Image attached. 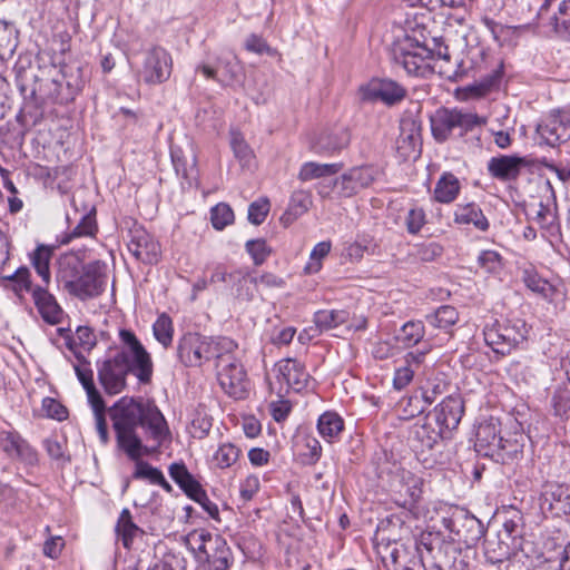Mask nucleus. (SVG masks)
Masks as SVG:
<instances>
[{
  "mask_svg": "<svg viewBox=\"0 0 570 570\" xmlns=\"http://www.w3.org/2000/svg\"><path fill=\"white\" fill-rule=\"evenodd\" d=\"M117 446L136 461L134 479L153 484L163 481V472L140 458L156 451L169 432L161 412L148 402L122 397L110 413Z\"/></svg>",
  "mask_w": 570,
  "mask_h": 570,
  "instance_id": "nucleus-1",
  "label": "nucleus"
},
{
  "mask_svg": "<svg viewBox=\"0 0 570 570\" xmlns=\"http://www.w3.org/2000/svg\"><path fill=\"white\" fill-rule=\"evenodd\" d=\"M122 348L112 357L97 361L98 380L105 392L116 395L126 387V380L132 373L140 383L151 381L154 364L150 354L134 332L122 328L119 331Z\"/></svg>",
  "mask_w": 570,
  "mask_h": 570,
  "instance_id": "nucleus-2",
  "label": "nucleus"
},
{
  "mask_svg": "<svg viewBox=\"0 0 570 570\" xmlns=\"http://www.w3.org/2000/svg\"><path fill=\"white\" fill-rule=\"evenodd\" d=\"M57 279L69 294L81 301L99 296L107 285V276L99 262L82 265L76 259L62 261Z\"/></svg>",
  "mask_w": 570,
  "mask_h": 570,
  "instance_id": "nucleus-3",
  "label": "nucleus"
},
{
  "mask_svg": "<svg viewBox=\"0 0 570 570\" xmlns=\"http://www.w3.org/2000/svg\"><path fill=\"white\" fill-rule=\"evenodd\" d=\"M391 58L410 76L425 77L432 71L433 50L426 43H421L410 36L393 43Z\"/></svg>",
  "mask_w": 570,
  "mask_h": 570,
  "instance_id": "nucleus-4",
  "label": "nucleus"
},
{
  "mask_svg": "<svg viewBox=\"0 0 570 570\" xmlns=\"http://www.w3.org/2000/svg\"><path fill=\"white\" fill-rule=\"evenodd\" d=\"M483 122L476 114L458 108L442 107L430 117L431 131L438 142L446 141L455 130L463 137Z\"/></svg>",
  "mask_w": 570,
  "mask_h": 570,
  "instance_id": "nucleus-5",
  "label": "nucleus"
},
{
  "mask_svg": "<svg viewBox=\"0 0 570 570\" xmlns=\"http://www.w3.org/2000/svg\"><path fill=\"white\" fill-rule=\"evenodd\" d=\"M527 334L528 330L522 320H505L485 327L484 341L494 353L504 356L522 343L527 338Z\"/></svg>",
  "mask_w": 570,
  "mask_h": 570,
  "instance_id": "nucleus-6",
  "label": "nucleus"
},
{
  "mask_svg": "<svg viewBox=\"0 0 570 570\" xmlns=\"http://www.w3.org/2000/svg\"><path fill=\"white\" fill-rule=\"evenodd\" d=\"M171 70V55L160 46H151L142 52L136 76L146 85L156 86L166 82L170 78Z\"/></svg>",
  "mask_w": 570,
  "mask_h": 570,
  "instance_id": "nucleus-7",
  "label": "nucleus"
},
{
  "mask_svg": "<svg viewBox=\"0 0 570 570\" xmlns=\"http://www.w3.org/2000/svg\"><path fill=\"white\" fill-rule=\"evenodd\" d=\"M442 523L453 534L452 539L463 542L466 548L475 547L485 534L483 523L464 510L454 512L450 518H443Z\"/></svg>",
  "mask_w": 570,
  "mask_h": 570,
  "instance_id": "nucleus-8",
  "label": "nucleus"
},
{
  "mask_svg": "<svg viewBox=\"0 0 570 570\" xmlns=\"http://www.w3.org/2000/svg\"><path fill=\"white\" fill-rule=\"evenodd\" d=\"M127 247L130 254L145 264H156L160 258L159 243L137 222L128 228Z\"/></svg>",
  "mask_w": 570,
  "mask_h": 570,
  "instance_id": "nucleus-9",
  "label": "nucleus"
},
{
  "mask_svg": "<svg viewBox=\"0 0 570 570\" xmlns=\"http://www.w3.org/2000/svg\"><path fill=\"white\" fill-rule=\"evenodd\" d=\"M535 131L541 144L557 147L570 139V114L553 110L546 115L537 125Z\"/></svg>",
  "mask_w": 570,
  "mask_h": 570,
  "instance_id": "nucleus-10",
  "label": "nucleus"
},
{
  "mask_svg": "<svg viewBox=\"0 0 570 570\" xmlns=\"http://www.w3.org/2000/svg\"><path fill=\"white\" fill-rule=\"evenodd\" d=\"M216 370L219 386L228 396L235 400L247 396L249 382L243 364L237 358L223 363Z\"/></svg>",
  "mask_w": 570,
  "mask_h": 570,
  "instance_id": "nucleus-11",
  "label": "nucleus"
},
{
  "mask_svg": "<svg viewBox=\"0 0 570 570\" xmlns=\"http://www.w3.org/2000/svg\"><path fill=\"white\" fill-rule=\"evenodd\" d=\"M432 351V345L425 341L422 348L411 351L403 357V364L395 368L393 386L395 390L405 389L415 376L424 374L426 356Z\"/></svg>",
  "mask_w": 570,
  "mask_h": 570,
  "instance_id": "nucleus-12",
  "label": "nucleus"
},
{
  "mask_svg": "<svg viewBox=\"0 0 570 570\" xmlns=\"http://www.w3.org/2000/svg\"><path fill=\"white\" fill-rule=\"evenodd\" d=\"M179 361L189 367L200 366L210 361L209 337L198 333L184 334L177 345Z\"/></svg>",
  "mask_w": 570,
  "mask_h": 570,
  "instance_id": "nucleus-13",
  "label": "nucleus"
},
{
  "mask_svg": "<svg viewBox=\"0 0 570 570\" xmlns=\"http://www.w3.org/2000/svg\"><path fill=\"white\" fill-rule=\"evenodd\" d=\"M360 96L364 101H382L393 106L406 96V89L391 79L373 78L360 87Z\"/></svg>",
  "mask_w": 570,
  "mask_h": 570,
  "instance_id": "nucleus-14",
  "label": "nucleus"
},
{
  "mask_svg": "<svg viewBox=\"0 0 570 570\" xmlns=\"http://www.w3.org/2000/svg\"><path fill=\"white\" fill-rule=\"evenodd\" d=\"M542 513L561 517L570 513V485L558 482H546L539 498Z\"/></svg>",
  "mask_w": 570,
  "mask_h": 570,
  "instance_id": "nucleus-15",
  "label": "nucleus"
},
{
  "mask_svg": "<svg viewBox=\"0 0 570 570\" xmlns=\"http://www.w3.org/2000/svg\"><path fill=\"white\" fill-rule=\"evenodd\" d=\"M0 450L10 460H17L26 465L38 463L37 451L14 430L0 431Z\"/></svg>",
  "mask_w": 570,
  "mask_h": 570,
  "instance_id": "nucleus-16",
  "label": "nucleus"
},
{
  "mask_svg": "<svg viewBox=\"0 0 570 570\" xmlns=\"http://www.w3.org/2000/svg\"><path fill=\"white\" fill-rule=\"evenodd\" d=\"M379 171L373 166L353 167L335 179V186L344 197H352L360 190L370 187Z\"/></svg>",
  "mask_w": 570,
  "mask_h": 570,
  "instance_id": "nucleus-17",
  "label": "nucleus"
},
{
  "mask_svg": "<svg viewBox=\"0 0 570 570\" xmlns=\"http://www.w3.org/2000/svg\"><path fill=\"white\" fill-rule=\"evenodd\" d=\"M464 413V402L460 395H450L439 403L432 412L431 420L448 433L458 428Z\"/></svg>",
  "mask_w": 570,
  "mask_h": 570,
  "instance_id": "nucleus-18",
  "label": "nucleus"
},
{
  "mask_svg": "<svg viewBox=\"0 0 570 570\" xmlns=\"http://www.w3.org/2000/svg\"><path fill=\"white\" fill-rule=\"evenodd\" d=\"M234 554L227 541L222 535H214L209 541L208 549L203 556L207 570H229L234 564Z\"/></svg>",
  "mask_w": 570,
  "mask_h": 570,
  "instance_id": "nucleus-19",
  "label": "nucleus"
},
{
  "mask_svg": "<svg viewBox=\"0 0 570 570\" xmlns=\"http://www.w3.org/2000/svg\"><path fill=\"white\" fill-rule=\"evenodd\" d=\"M449 434L442 426H436L434 420H431V415L428 414L423 424L414 426L411 441L416 451L424 452L425 450H432L435 444L442 439L448 438Z\"/></svg>",
  "mask_w": 570,
  "mask_h": 570,
  "instance_id": "nucleus-20",
  "label": "nucleus"
},
{
  "mask_svg": "<svg viewBox=\"0 0 570 570\" xmlns=\"http://www.w3.org/2000/svg\"><path fill=\"white\" fill-rule=\"evenodd\" d=\"M415 547L421 560L425 558V551L426 554L434 560L433 563L443 564L446 561L448 551L452 548V544L445 541L440 532L423 531Z\"/></svg>",
  "mask_w": 570,
  "mask_h": 570,
  "instance_id": "nucleus-21",
  "label": "nucleus"
},
{
  "mask_svg": "<svg viewBox=\"0 0 570 570\" xmlns=\"http://www.w3.org/2000/svg\"><path fill=\"white\" fill-rule=\"evenodd\" d=\"M33 303L42 317L50 325H58L65 318V312L58 304L56 297L43 286L32 288Z\"/></svg>",
  "mask_w": 570,
  "mask_h": 570,
  "instance_id": "nucleus-22",
  "label": "nucleus"
},
{
  "mask_svg": "<svg viewBox=\"0 0 570 570\" xmlns=\"http://www.w3.org/2000/svg\"><path fill=\"white\" fill-rule=\"evenodd\" d=\"M527 158L515 156L493 157L488 164V170L492 177L500 180L515 179L520 175V169L528 166Z\"/></svg>",
  "mask_w": 570,
  "mask_h": 570,
  "instance_id": "nucleus-23",
  "label": "nucleus"
},
{
  "mask_svg": "<svg viewBox=\"0 0 570 570\" xmlns=\"http://www.w3.org/2000/svg\"><path fill=\"white\" fill-rule=\"evenodd\" d=\"M351 141V135L346 127H340L323 132L314 144L316 154L333 155L346 148Z\"/></svg>",
  "mask_w": 570,
  "mask_h": 570,
  "instance_id": "nucleus-24",
  "label": "nucleus"
},
{
  "mask_svg": "<svg viewBox=\"0 0 570 570\" xmlns=\"http://www.w3.org/2000/svg\"><path fill=\"white\" fill-rule=\"evenodd\" d=\"M278 372L283 381L292 390L299 392L307 386L309 374L304 365L295 358H286L278 363Z\"/></svg>",
  "mask_w": 570,
  "mask_h": 570,
  "instance_id": "nucleus-25",
  "label": "nucleus"
},
{
  "mask_svg": "<svg viewBox=\"0 0 570 570\" xmlns=\"http://www.w3.org/2000/svg\"><path fill=\"white\" fill-rule=\"evenodd\" d=\"M230 286L234 296L240 302H252L257 289V277L248 269H235L230 272Z\"/></svg>",
  "mask_w": 570,
  "mask_h": 570,
  "instance_id": "nucleus-26",
  "label": "nucleus"
},
{
  "mask_svg": "<svg viewBox=\"0 0 570 570\" xmlns=\"http://www.w3.org/2000/svg\"><path fill=\"white\" fill-rule=\"evenodd\" d=\"M501 439L499 424L494 422L481 423L476 431V451L484 456L492 458Z\"/></svg>",
  "mask_w": 570,
  "mask_h": 570,
  "instance_id": "nucleus-27",
  "label": "nucleus"
},
{
  "mask_svg": "<svg viewBox=\"0 0 570 570\" xmlns=\"http://www.w3.org/2000/svg\"><path fill=\"white\" fill-rule=\"evenodd\" d=\"M454 223L459 225H472L480 232H487L490 227L488 218L475 203L459 204L454 210Z\"/></svg>",
  "mask_w": 570,
  "mask_h": 570,
  "instance_id": "nucleus-28",
  "label": "nucleus"
},
{
  "mask_svg": "<svg viewBox=\"0 0 570 570\" xmlns=\"http://www.w3.org/2000/svg\"><path fill=\"white\" fill-rule=\"evenodd\" d=\"M297 461L303 465H314L322 455L318 440L309 434H299L295 441Z\"/></svg>",
  "mask_w": 570,
  "mask_h": 570,
  "instance_id": "nucleus-29",
  "label": "nucleus"
},
{
  "mask_svg": "<svg viewBox=\"0 0 570 570\" xmlns=\"http://www.w3.org/2000/svg\"><path fill=\"white\" fill-rule=\"evenodd\" d=\"M169 475L191 500H194V498L197 497L202 490H204L202 484L187 470L184 463L170 464Z\"/></svg>",
  "mask_w": 570,
  "mask_h": 570,
  "instance_id": "nucleus-30",
  "label": "nucleus"
},
{
  "mask_svg": "<svg viewBox=\"0 0 570 570\" xmlns=\"http://www.w3.org/2000/svg\"><path fill=\"white\" fill-rule=\"evenodd\" d=\"M312 196L308 191L297 190L291 196L288 207L281 217V223L284 226H288L295 219L307 213L312 206Z\"/></svg>",
  "mask_w": 570,
  "mask_h": 570,
  "instance_id": "nucleus-31",
  "label": "nucleus"
},
{
  "mask_svg": "<svg viewBox=\"0 0 570 570\" xmlns=\"http://www.w3.org/2000/svg\"><path fill=\"white\" fill-rule=\"evenodd\" d=\"M97 230L96 210L95 208H91L89 213L81 217L80 222L70 232L61 235L58 242L59 245H68L79 237H94Z\"/></svg>",
  "mask_w": 570,
  "mask_h": 570,
  "instance_id": "nucleus-32",
  "label": "nucleus"
},
{
  "mask_svg": "<svg viewBox=\"0 0 570 570\" xmlns=\"http://www.w3.org/2000/svg\"><path fill=\"white\" fill-rule=\"evenodd\" d=\"M461 189L459 179L452 173H443L435 184L434 199L442 204H450L458 197Z\"/></svg>",
  "mask_w": 570,
  "mask_h": 570,
  "instance_id": "nucleus-33",
  "label": "nucleus"
},
{
  "mask_svg": "<svg viewBox=\"0 0 570 570\" xmlns=\"http://www.w3.org/2000/svg\"><path fill=\"white\" fill-rule=\"evenodd\" d=\"M317 430L327 442L337 440L344 430L343 419L335 412L323 413L317 421Z\"/></svg>",
  "mask_w": 570,
  "mask_h": 570,
  "instance_id": "nucleus-34",
  "label": "nucleus"
},
{
  "mask_svg": "<svg viewBox=\"0 0 570 570\" xmlns=\"http://www.w3.org/2000/svg\"><path fill=\"white\" fill-rule=\"evenodd\" d=\"M56 246L39 245L31 254V263L46 286L50 283V261Z\"/></svg>",
  "mask_w": 570,
  "mask_h": 570,
  "instance_id": "nucleus-35",
  "label": "nucleus"
},
{
  "mask_svg": "<svg viewBox=\"0 0 570 570\" xmlns=\"http://www.w3.org/2000/svg\"><path fill=\"white\" fill-rule=\"evenodd\" d=\"M209 347L210 360H216V367L236 358L233 353L237 350V343L229 337H209Z\"/></svg>",
  "mask_w": 570,
  "mask_h": 570,
  "instance_id": "nucleus-36",
  "label": "nucleus"
},
{
  "mask_svg": "<svg viewBox=\"0 0 570 570\" xmlns=\"http://www.w3.org/2000/svg\"><path fill=\"white\" fill-rule=\"evenodd\" d=\"M343 168V164H318L314 161H307L302 165L298 179L302 181H308L316 178L333 176Z\"/></svg>",
  "mask_w": 570,
  "mask_h": 570,
  "instance_id": "nucleus-37",
  "label": "nucleus"
},
{
  "mask_svg": "<svg viewBox=\"0 0 570 570\" xmlns=\"http://www.w3.org/2000/svg\"><path fill=\"white\" fill-rule=\"evenodd\" d=\"M425 327L421 321H409L401 326L395 335V341L404 347H413L423 341Z\"/></svg>",
  "mask_w": 570,
  "mask_h": 570,
  "instance_id": "nucleus-38",
  "label": "nucleus"
},
{
  "mask_svg": "<svg viewBox=\"0 0 570 570\" xmlns=\"http://www.w3.org/2000/svg\"><path fill=\"white\" fill-rule=\"evenodd\" d=\"M116 532L118 539L122 542V546L126 549H130L134 538L140 533H144V531L134 523L131 513L128 509H124L120 512L116 524Z\"/></svg>",
  "mask_w": 570,
  "mask_h": 570,
  "instance_id": "nucleus-39",
  "label": "nucleus"
},
{
  "mask_svg": "<svg viewBox=\"0 0 570 570\" xmlns=\"http://www.w3.org/2000/svg\"><path fill=\"white\" fill-rule=\"evenodd\" d=\"M2 285L21 298L26 292L31 291L30 271L27 267L18 268L13 274L2 277Z\"/></svg>",
  "mask_w": 570,
  "mask_h": 570,
  "instance_id": "nucleus-40",
  "label": "nucleus"
},
{
  "mask_svg": "<svg viewBox=\"0 0 570 570\" xmlns=\"http://www.w3.org/2000/svg\"><path fill=\"white\" fill-rule=\"evenodd\" d=\"M66 89L69 91L68 96L60 97L62 100H73L83 87V78L80 67H63L61 69V79Z\"/></svg>",
  "mask_w": 570,
  "mask_h": 570,
  "instance_id": "nucleus-41",
  "label": "nucleus"
},
{
  "mask_svg": "<svg viewBox=\"0 0 570 570\" xmlns=\"http://www.w3.org/2000/svg\"><path fill=\"white\" fill-rule=\"evenodd\" d=\"M426 321L433 327L448 331L459 321V313L453 306L443 305L426 315Z\"/></svg>",
  "mask_w": 570,
  "mask_h": 570,
  "instance_id": "nucleus-42",
  "label": "nucleus"
},
{
  "mask_svg": "<svg viewBox=\"0 0 570 570\" xmlns=\"http://www.w3.org/2000/svg\"><path fill=\"white\" fill-rule=\"evenodd\" d=\"M214 535L204 529L193 530L186 535L185 543L195 553L197 561H203V556L207 551L209 541Z\"/></svg>",
  "mask_w": 570,
  "mask_h": 570,
  "instance_id": "nucleus-43",
  "label": "nucleus"
},
{
  "mask_svg": "<svg viewBox=\"0 0 570 570\" xmlns=\"http://www.w3.org/2000/svg\"><path fill=\"white\" fill-rule=\"evenodd\" d=\"M521 453L522 445L517 440L502 438L491 459L498 463L508 464L515 460Z\"/></svg>",
  "mask_w": 570,
  "mask_h": 570,
  "instance_id": "nucleus-44",
  "label": "nucleus"
},
{
  "mask_svg": "<svg viewBox=\"0 0 570 570\" xmlns=\"http://www.w3.org/2000/svg\"><path fill=\"white\" fill-rule=\"evenodd\" d=\"M345 320L346 313L344 311L323 309L316 312L314 315V323L321 331L332 330L343 324Z\"/></svg>",
  "mask_w": 570,
  "mask_h": 570,
  "instance_id": "nucleus-45",
  "label": "nucleus"
},
{
  "mask_svg": "<svg viewBox=\"0 0 570 570\" xmlns=\"http://www.w3.org/2000/svg\"><path fill=\"white\" fill-rule=\"evenodd\" d=\"M230 147L235 158L238 159L243 167L250 165V161L254 158V154L240 132L232 131Z\"/></svg>",
  "mask_w": 570,
  "mask_h": 570,
  "instance_id": "nucleus-46",
  "label": "nucleus"
},
{
  "mask_svg": "<svg viewBox=\"0 0 570 570\" xmlns=\"http://www.w3.org/2000/svg\"><path fill=\"white\" fill-rule=\"evenodd\" d=\"M153 332L155 338L164 346L168 347L173 342V322L171 318L163 313L158 316L153 325Z\"/></svg>",
  "mask_w": 570,
  "mask_h": 570,
  "instance_id": "nucleus-47",
  "label": "nucleus"
},
{
  "mask_svg": "<svg viewBox=\"0 0 570 570\" xmlns=\"http://www.w3.org/2000/svg\"><path fill=\"white\" fill-rule=\"evenodd\" d=\"M523 282L530 291L539 294L544 298L552 296L554 292L553 286L533 271L524 272Z\"/></svg>",
  "mask_w": 570,
  "mask_h": 570,
  "instance_id": "nucleus-48",
  "label": "nucleus"
},
{
  "mask_svg": "<svg viewBox=\"0 0 570 570\" xmlns=\"http://www.w3.org/2000/svg\"><path fill=\"white\" fill-rule=\"evenodd\" d=\"M171 160L177 175L181 178L186 179L189 184L196 178L197 169L195 156L191 155L188 161L185 157L180 156L178 151L171 150Z\"/></svg>",
  "mask_w": 570,
  "mask_h": 570,
  "instance_id": "nucleus-49",
  "label": "nucleus"
},
{
  "mask_svg": "<svg viewBox=\"0 0 570 570\" xmlns=\"http://www.w3.org/2000/svg\"><path fill=\"white\" fill-rule=\"evenodd\" d=\"M240 450L232 443L222 444L214 454V461L220 469H227L237 462Z\"/></svg>",
  "mask_w": 570,
  "mask_h": 570,
  "instance_id": "nucleus-50",
  "label": "nucleus"
},
{
  "mask_svg": "<svg viewBox=\"0 0 570 570\" xmlns=\"http://www.w3.org/2000/svg\"><path fill=\"white\" fill-rule=\"evenodd\" d=\"M43 448L48 455L65 465L70 462V456L66 454V441L59 440L57 436L43 440Z\"/></svg>",
  "mask_w": 570,
  "mask_h": 570,
  "instance_id": "nucleus-51",
  "label": "nucleus"
},
{
  "mask_svg": "<svg viewBox=\"0 0 570 570\" xmlns=\"http://www.w3.org/2000/svg\"><path fill=\"white\" fill-rule=\"evenodd\" d=\"M553 29L559 35H570V0H562L552 18Z\"/></svg>",
  "mask_w": 570,
  "mask_h": 570,
  "instance_id": "nucleus-52",
  "label": "nucleus"
},
{
  "mask_svg": "<svg viewBox=\"0 0 570 570\" xmlns=\"http://www.w3.org/2000/svg\"><path fill=\"white\" fill-rule=\"evenodd\" d=\"M246 252L253 258L255 266H261L271 255L272 249L263 238L249 239L245 244Z\"/></svg>",
  "mask_w": 570,
  "mask_h": 570,
  "instance_id": "nucleus-53",
  "label": "nucleus"
},
{
  "mask_svg": "<svg viewBox=\"0 0 570 570\" xmlns=\"http://www.w3.org/2000/svg\"><path fill=\"white\" fill-rule=\"evenodd\" d=\"M210 219L214 228L222 230L234 222V212L227 204L220 203L212 208Z\"/></svg>",
  "mask_w": 570,
  "mask_h": 570,
  "instance_id": "nucleus-54",
  "label": "nucleus"
},
{
  "mask_svg": "<svg viewBox=\"0 0 570 570\" xmlns=\"http://www.w3.org/2000/svg\"><path fill=\"white\" fill-rule=\"evenodd\" d=\"M442 253L443 247L435 242H431L414 246L411 255L421 262H433L440 257Z\"/></svg>",
  "mask_w": 570,
  "mask_h": 570,
  "instance_id": "nucleus-55",
  "label": "nucleus"
},
{
  "mask_svg": "<svg viewBox=\"0 0 570 570\" xmlns=\"http://www.w3.org/2000/svg\"><path fill=\"white\" fill-rule=\"evenodd\" d=\"M551 405L557 416H566L570 412V389L558 387L552 395Z\"/></svg>",
  "mask_w": 570,
  "mask_h": 570,
  "instance_id": "nucleus-56",
  "label": "nucleus"
},
{
  "mask_svg": "<svg viewBox=\"0 0 570 570\" xmlns=\"http://www.w3.org/2000/svg\"><path fill=\"white\" fill-rule=\"evenodd\" d=\"M46 90V98L52 104L67 105L72 100H62L60 97L68 96L69 91L59 79H50L43 85Z\"/></svg>",
  "mask_w": 570,
  "mask_h": 570,
  "instance_id": "nucleus-57",
  "label": "nucleus"
},
{
  "mask_svg": "<svg viewBox=\"0 0 570 570\" xmlns=\"http://www.w3.org/2000/svg\"><path fill=\"white\" fill-rule=\"evenodd\" d=\"M401 134L399 142H407L413 148L420 141V127L413 119H403L400 125Z\"/></svg>",
  "mask_w": 570,
  "mask_h": 570,
  "instance_id": "nucleus-58",
  "label": "nucleus"
},
{
  "mask_svg": "<svg viewBox=\"0 0 570 570\" xmlns=\"http://www.w3.org/2000/svg\"><path fill=\"white\" fill-rule=\"evenodd\" d=\"M269 200L265 197L253 202L248 207V220L256 226L263 224L269 213Z\"/></svg>",
  "mask_w": 570,
  "mask_h": 570,
  "instance_id": "nucleus-59",
  "label": "nucleus"
},
{
  "mask_svg": "<svg viewBox=\"0 0 570 570\" xmlns=\"http://www.w3.org/2000/svg\"><path fill=\"white\" fill-rule=\"evenodd\" d=\"M426 224V215L422 208H412L407 212L404 218L406 230L411 235L420 233L422 227Z\"/></svg>",
  "mask_w": 570,
  "mask_h": 570,
  "instance_id": "nucleus-60",
  "label": "nucleus"
},
{
  "mask_svg": "<svg viewBox=\"0 0 570 570\" xmlns=\"http://www.w3.org/2000/svg\"><path fill=\"white\" fill-rule=\"evenodd\" d=\"M478 264L488 273H497L502 268V257L495 250H482Z\"/></svg>",
  "mask_w": 570,
  "mask_h": 570,
  "instance_id": "nucleus-61",
  "label": "nucleus"
},
{
  "mask_svg": "<svg viewBox=\"0 0 570 570\" xmlns=\"http://www.w3.org/2000/svg\"><path fill=\"white\" fill-rule=\"evenodd\" d=\"M331 250L330 242H321L316 244L311 253V261L306 265L307 273H316L321 269V259L324 258Z\"/></svg>",
  "mask_w": 570,
  "mask_h": 570,
  "instance_id": "nucleus-62",
  "label": "nucleus"
},
{
  "mask_svg": "<svg viewBox=\"0 0 570 570\" xmlns=\"http://www.w3.org/2000/svg\"><path fill=\"white\" fill-rule=\"evenodd\" d=\"M65 540L60 535L49 537L43 543V554L50 559H57L62 552Z\"/></svg>",
  "mask_w": 570,
  "mask_h": 570,
  "instance_id": "nucleus-63",
  "label": "nucleus"
},
{
  "mask_svg": "<svg viewBox=\"0 0 570 570\" xmlns=\"http://www.w3.org/2000/svg\"><path fill=\"white\" fill-rule=\"evenodd\" d=\"M43 407L47 412V415L51 419H55L58 421H62V420L67 419V415H68L67 409L53 399H50V397L45 399Z\"/></svg>",
  "mask_w": 570,
  "mask_h": 570,
  "instance_id": "nucleus-64",
  "label": "nucleus"
}]
</instances>
